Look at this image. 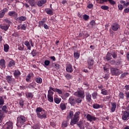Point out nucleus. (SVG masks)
Instances as JSON below:
<instances>
[{
    "label": "nucleus",
    "instance_id": "nucleus-1",
    "mask_svg": "<svg viewBox=\"0 0 129 129\" xmlns=\"http://www.w3.org/2000/svg\"><path fill=\"white\" fill-rule=\"evenodd\" d=\"M27 121V117L24 115H19L17 117V123H16L17 126L21 127L22 125L25 124V122Z\"/></svg>",
    "mask_w": 129,
    "mask_h": 129
},
{
    "label": "nucleus",
    "instance_id": "nucleus-2",
    "mask_svg": "<svg viewBox=\"0 0 129 129\" xmlns=\"http://www.w3.org/2000/svg\"><path fill=\"white\" fill-rule=\"evenodd\" d=\"M80 114V111L76 112L74 117H72V119L71 121V125H74V124H76V123L78 120H79V115Z\"/></svg>",
    "mask_w": 129,
    "mask_h": 129
},
{
    "label": "nucleus",
    "instance_id": "nucleus-3",
    "mask_svg": "<svg viewBox=\"0 0 129 129\" xmlns=\"http://www.w3.org/2000/svg\"><path fill=\"white\" fill-rule=\"evenodd\" d=\"M110 71L112 75H114L115 76H118V75L122 73V71L117 68H112L110 69Z\"/></svg>",
    "mask_w": 129,
    "mask_h": 129
},
{
    "label": "nucleus",
    "instance_id": "nucleus-4",
    "mask_svg": "<svg viewBox=\"0 0 129 129\" xmlns=\"http://www.w3.org/2000/svg\"><path fill=\"white\" fill-rule=\"evenodd\" d=\"M123 115L122 116V119L123 120H128L129 119V109L125 111H122Z\"/></svg>",
    "mask_w": 129,
    "mask_h": 129
},
{
    "label": "nucleus",
    "instance_id": "nucleus-5",
    "mask_svg": "<svg viewBox=\"0 0 129 129\" xmlns=\"http://www.w3.org/2000/svg\"><path fill=\"white\" fill-rule=\"evenodd\" d=\"M74 95L78 97H81V98H84L85 97V93L83 91H79L75 92L74 93Z\"/></svg>",
    "mask_w": 129,
    "mask_h": 129
},
{
    "label": "nucleus",
    "instance_id": "nucleus-6",
    "mask_svg": "<svg viewBox=\"0 0 129 129\" xmlns=\"http://www.w3.org/2000/svg\"><path fill=\"white\" fill-rule=\"evenodd\" d=\"M37 117L40 118V119H43V118H47V112L45 110H43L37 115Z\"/></svg>",
    "mask_w": 129,
    "mask_h": 129
},
{
    "label": "nucleus",
    "instance_id": "nucleus-7",
    "mask_svg": "<svg viewBox=\"0 0 129 129\" xmlns=\"http://www.w3.org/2000/svg\"><path fill=\"white\" fill-rule=\"evenodd\" d=\"M86 118H87V120H88L89 121H90V122H91V121H95V120H96V119H98L97 117L93 116V115H91L90 114H88L86 116Z\"/></svg>",
    "mask_w": 129,
    "mask_h": 129
},
{
    "label": "nucleus",
    "instance_id": "nucleus-8",
    "mask_svg": "<svg viewBox=\"0 0 129 129\" xmlns=\"http://www.w3.org/2000/svg\"><path fill=\"white\" fill-rule=\"evenodd\" d=\"M94 63V60H93V59H92V57H89V58L88 59V64L89 69H92Z\"/></svg>",
    "mask_w": 129,
    "mask_h": 129
},
{
    "label": "nucleus",
    "instance_id": "nucleus-9",
    "mask_svg": "<svg viewBox=\"0 0 129 129\" xmlns=\"http://www.w3.org/2000/svg\"><path fill=\"white\" fill-rule=\"evenodd\" d=\"M3 129H13V122H7L3 126Z\"/></svg>",
    "mask_w": 129,
    "mask_h": 129
},
{
    "label": "nucleus",
    "instance_id": "nucleus-10",
    "mask_svg": "<svg viewBox=\"0 0 129 129\" xmlns=\"http://www.w3.org/2000/svg\"><path fill=\"white\" fill-rule=\"evenodd\" d=\"M8 12H9V9L7 8H4L3 10L0 11V18L2 19L3 17H5L6 13H8Z\"/></svg>",
    "mask_w": 129,
    "mask_h": 129
},
{
    "label": "nucleus",
    "instance_id": "nucleus-11",
    "mask_svg": "<svg viewBox=\"0 0 129 129\" xmlns=\"http://www.w3.org/2000/svg\"><path fill=\"white\" fill-rule=\"evenodd\" d=\"M119 28V24L116 22L113 23L111 25V29L112 30V31H117Z\"/></svg>",
    "mask_w": 129,
    "mask_h": 129
},
{
    "label": "nucleus",
    "instance_id": "nucleus-12",
    "mask_svg": "<svg viewBox=\"0 0 129 129\" xmlns=\"http://www.w3.org/2000/svg\"><path fill=\"white\" fill-rule=\"evenodd\" d=\"M69 102L71 105L74 106L76 104V99L71 96L69 99Z\"/></svg>",
    "mask_w": 129,
    "mask_h": 129
},
{
    "label": "nucleus",
    "instance_id": "nucleus-13",
    "mask_svg": "<svg viewBox=\"0 0 129 129\" xmlns=\"http://www.w3.org/2000/svg\"><path fill=\"white\" fill-rule=\"evenodd\" d=\"M8 16L10 17H13V18H15V19H17V17H18V13L16 12V11H10L8 13Z\"/></svg>",
    "mask_w": 129,
    "mask_h": 129
},
{
    "label": "nucleus",
    "instance_id": "nucleus-14",
    "mask_svg": "<svg viewBox=\"0 0 129 129\" xmlns=\"http://www.w3.org/2000/svg\"><path fill=\"white\" fill-rule=\"evenodd\" d=\"M49 89L53 91L54 92H57L58 94H62V91L57 88H53L52 87H49Z\"/></svg>",
    "mask_w": 129,
    "mask_h": 129
},
{
    "label": "nucleus",
    "instance_id": "nucleus-15",
    "mask_svg": "<svg viewBox=\"0 0 129 129\" xmlns=\"http://www.w3.org/2000/svg\"><path fill=\"white\" fill-rule=\"evenodd\" d=\"M16 66V61L13 59L10 60L8 63V67L10 68H14Z\"/></svg>",
    "mask_w": 129,
    "mask_h": 129
},
{
    "label": "nucleus",
    "instance_id": "nucleus-16",
    "mask_svg": "<svg viewBox=\"0 0 129 129\" xmlns=\"http://www.w3.org/2000/svg\"><path fill=\"white\" fill-rule=\"evenodd\" d=\"M66 71L67 72H69V73H72V72H73V68L71 64H68L67 66Z\"/></svg>",
    "mask_w": 129,
    "mask_h": 129
},
{
    "label": "nucleus",
    "instance_id": "nucleus-17",
    "mask_svg": "<svg viewBox=\"0 0 129 129\" xmlns=\"http://www.w3.org/2000/svg\"><path fill=\"white\" fill-rule=\"evenodd\" d=\"M0 28L2 30L7 31L9 30V28H10V25H0Z\"/></svg>",
    "mask_w": 129,
    "mask_h": 129
},
{
    "label": "nucleus",
    "instance_id": "nucleus-18",
    "mask_svg": "<svg viewBox=\"0 0 129 129\" xmlns=\"http://www.w3.org/2000/svg\"><path fill=\"white\" fill-rule=\"evenodd\" d=\"M34 77V74L33 73H29L26 77V80L27 82H30L31 81V78Z\"/></svg>",
    "mask_w": 129,
    "mask_h": 129
},
{
    "label": "nucleus",
    "instance_id": "nucleus-19",
    "mask_svg": "<svg viewBox=\"0 0 129 129\" xmlns=\"http://www.w3.org/2000/svg\"><path fill=\"white\" fill-rule=\"evenodd\" d=\"M0 66L2 68H6V60L2 58L0 60Z\"/></svg>",
    "mask_w": 129,
    "mask_h": 129
},
{
    "label": "nucleus",
    "instance_id": "nucleus-20",
    "mask_svg": "<svg viewBox=\"0 0 129 129\" xmlns=\"http://www.w3.org/2000/svg\"><path fill=\"white\" fill-rule=\"evenodd\" d=\"M14 75L15 78H19L20 75H21V72L19 70H15L14 72Z\"/></svg>",
    "mask_w": 129,
    "mask_h": 129
},
{
    "label": "nucleus",
    "instance_id": "nucleus-21",
    "mask_svg": "<svg viewBox=\"0 0 129 129\" xmlns=\"http://www.w3.org/2000/svg\"><path fill=\"white\" fill-rule=\"evenodd\" d=\"M77 125L80 127V129H84L85 127H84V124H83V121L80 120L79 122L77 123Z\"/></svg>",
    "mask_w": 129,
    "mask_h": 129
},
{
    "label": "nucleus",
    "instance_id": "nucleus-22",
    "mask_svg": "<svg viewBox=\"0 0 129 129\" xmlns=\"http://www.w3.org/2000/svg\"><path fill=\"white\" fill-rule=\"evenodd\" d=\"M46 3H47V0H40L38 1L37 6H38V7H42V6H43V5H45Z\"/></svg>",
    "mask_w": 129,
    "mask_h": 129
},
{
    "label": "nucleus",
    "instance_id": "nucleus-23",
    "mask_svg": "<svg viewBox=\"0 0 129 129\" xmlns=\"http://www.w3.org/2000/svg\"><path fill=\"white\" fill-rule=\"evenodd\" d=\"M116 108V103L115 102L111 103V110L112 112H114V111H115Z\"/></svg>",
    "mask_w": 129,
    "mask_h": 129
},
{
    "label": "nucleus",
    "instance_id": "nucleus-24",
    "mask_svg": "<svg viewBox=\"0 0 129 129\" xmlns=\"http://www.w3.org/2000/svg\"><path fill=\"white\" fill-rule=\"evenodd\" d=\"M70 96V94H69V93H65L61 95V97L64 100H65V99H66V98H68V97H69Z\"/></svg>",
    "mask_w": 129,
    "mask_h": 129
},
{
    "label": "nucleus",
    "instance_id": "nucleus-25",
    "mask_svg": "<svg viewBox=\"0 0 129 129\" xmlns=\"http://www.w3.org/2000/svg\"><path fill=\"white\" fill-rule=\"evenodd\" d=\"M27 20V17L25 16H21L16 18V21H20V22H24Z\"/></svg>",
    "mask_w": 129,
    "mask_h": 129
},
{
    "label": "nucleus",
    "instance_id": "nucleus-26",
    "mask_svg": "<svg viewBox=\"0 0 129 129\" xmlns=\"http://www.w3.org/2000/svg\"><path fill=\"white\" fill-rule=\"evenodd\" d=\"M86 98L88 102H90V101H91V94H90L89 93H86Z\"/></svg>",
    "mask_w": 129,
    "mask_h": 129
},
{
    "label": "nucleus",
    "instance_id": "nucleus-27",
    "mask_svg": "<svg viewBox=\"0 0 129 129\" xmlns=\"http://www.w3.org/2000/svg\"><path fill=\"white\" fill-rule=\"evenodd\" d=\"M69 124V123L68 121H64L62 122L61 124V127L62 128H65V127H67V126Z\"/></svg>",
    "mask_w": 129,
    "mask_h": 129
},
{
    "label": "nucleus",
    "instance_id": "nucleus-28",
    "mask_svg": "<svg viewBox=\"0 0 129 129\" xmlns=\"http://www.w3.org/2000/svg\"><path fill=\"white\" fill-rule=\"evenodd\" d=\"M106 61H110L111 60V53L108 52L106 56Z\"/></svg>",
    "mask_w": 129,
    "mask_h": 129
},
{
    "label": "nucleus",
    "instance_id": "nucleus-29",
    "mask_svg": "<svg viewBox=\"0 0 129 129\" xmlns=\"http://www.w3.org/2000/svg\"><path fill=\"white\" fill-rule=\"evenodd\" d=\"M54 101L56 104H59L61 102V98L58 97H54Z\"/></svg>",
    "mask_w": 129,
    "mask_h": 129
},
{
    "label": "nucleus",
    "instance_id": "nucleus-30",
    "mask_svg": "<svg viewBox=\"0 0 129 129\" xmlns=\"http://www.w3.org/2000/svg\"><path fill=\"white\" fill-rule=\"evenodd\" d=\"M25 95L28 98H33V97H34V95L30 92L26 93Z\"/></svg>",
    "mask_w": 129,
    "mask_h": 129
},
{
    "label": "nucleus",
    "instance_id": "nucleus-31",
    "mask_svg": "<svg viewBox=\"0 0 129 129\" xmlns=\"http://www.w3.org/2000/svg\"><path fill=\"white\" fill-rule=\"evenodd\" d=\"M101 94H103V95H108V90L102 89L101 90Z\"/></svg>",
    "mask_w": 129,
    "mask_h": 129
},
{
    "label": "nucleus",
    "instance_id": "nucleus-32",
    "mask_svg": "<svg viewBox=\"0 0 129 129\" xmlns=\"http://www.w3.org/2000/svg\"><path fill=\"white\" fill-rule=\"evenodd\" d=\"M43 112V108L41 107H37L36 109V112L37 113V115L40 114L41 112Z\"/></svg>",
    "mask_w": 129,
    "mask_h": 129
},
{
    "label": "nucleus",
    "instance_id": "nucleus-33",
    "mask_svg": "<svg viewBox=\"0 0 129 129\" xmlns=\"http://www.w3.org/2000/svg\"><path fill=\"white\" fill-rule=\"evenodd\" d=\"M59 107L61 110H64V109L67 108L66 105L65 104V103H60V104L59 105Z\"/></svg>",
    "mask_w": 129,
    "mask_h": 129
},
{
    "label": "nucleus",
    "instance_id": "nucleus-34",
    "mask_svg": "<svg viewBox=\"0 0 129 129\" xmlns=\"http://www.w3.org/2000/svg\"><path fill=\"white\" fill-rule=\"evenodd\" d=\"M10 49V46L8 45V44H6L4 45V51L5 52H8Z\"/></svg>",
    "mask_w": 129,
    "mask_h": 129
},
{
    "label": "nucleus",
    "instance_id": "nucleus-35",
    "mask_svg": "<svg viewBox=\"0 0 129 129\" xmlns=\"http://www.w3.org/2000/svg\"><path fill=\"white\" fill-rule=\"evenodd\" d=\"M74 114V113L73 112V111H70L69 114L68 116V119H70L71 118L72 119V116H73Z\"/></svg>",
    "mask_w": 129,
    "mask_h": 129
},
{
    "label": "nucleus",
    "instance_id": "nucleus-36",
    "mask_svg": "<svg viewBox=\"0 0 129 129\" xmlns=\"http://www.w3.org/2000/svg\"><path fill=\"white\" fill-rule=\"evenodd\" d=\"M6 80H7V82L8 83H12V76H8L6 77Z\"/></svg>",
    "mask_w": 129,
    "mask_h": 129
},
{
    "label": "nucleus",
    "instance_id": "nucleus-37",
    "mask_svg": "<svg viewBox=\"0 0 129 129\" xmlns=\"http://www.w3.org/2000/svg\"><path fill=\"white\" fill-rule=\"evenodd\" d=\"M24 44L25 46L27 47V49L28 50H31V45H30V42H29L28 41H26Z\"/></svg>",
    "mask_w": 129,
    "mask_h": 129
},
{
    "label": "nucleus",
    "instance_id": "nucleus-38",
    "mask_svg": "<svg viewBox=\"0 0 129 129\" xmlns=\"http://www.w3.org/2000/svg\"><path fill=\"white\" fill-rule=\"evenodd\" d=\"M47 99L49 102H53L54 99H53V96L47 95Z\"/></svg>",
    "mask_w": 129,
    "mask_h": 129
},
{
    "label": "nucleus",
    "instance_id": "nucleus-39",
    "mask_svg": "<svg viewBox=\"0 0 129 129\" xmlns=\"http://www.w3.org/2000/svg\"><path fill=\"white\" fill-rule=\"evenodd\" d=\"M74 56L76 59H79L80 53L79 52H74Z\"/></svg>",
    "mask_w": 129,
    "mask_h": 129
},
{
    "label": "nucleus",
    "instance_id": "nucleus-40",
    "mask_svg": "<svg viewBox=\"0 0 129 129\" xmlns=\"http://www.w3.org/2000/svg\"><path fill=\"white\" fill-rule=\"evenodd\" d=\"M35 81L37 83H39V84H41V83L42 82V80L41 78H37L35 79Z\"/></svg>",
    "mask_w": 129,
    "mask_h": 129
},
{
    "label": "nucleus",
    "instance_id": "nucleus-41",
    "mask_svg": "<svg viewBox=\"0 0 129 129\" xmlns=\"http://www.w3.org/2000/svg\"><path fill=\"white\" fill-rule=\"evenodd\" d=\"M102 10H104V11H107V10L109 9V7L108 6L103 5L100 7Z\"/></svg>",
    "mask_w": 129,
    "mask_h": 129
},
{
    "label": "nucleus",
    "instance_id": "nucleus-42",
    "mask_svg": "<svg viewBox=\"0 0 129 129\" xmlns=\"http://www.w3.org/2000/svg\"><path fill=\"white\" fill-rule=\"evenodd\" d=\"M31 54L33 56V57L37 56V50L33 49V50H32Z\"/></svg>",
    "mask_w": 129,
    "mask_h": 129
},
{
    "label": "nucleus",
    "instance_id": "nucleus-43",
    "mask_svg": "<svg viewBox=\"0 0 129 129\" xmlns=\"http://www.w3.org/2000/svg\"><path fill=\"white\" fill-rule=\"evenodd\" d=\"M93 108H95V109H97L98 108H100V105L98 104H94L93 105Z\"/></svg>",
    "mask_w": 129,
    "mask_h": 129
},
{
    "label": "nucleus",
    "instance_id": "nucleus-44",
    "mask_svg": "<svg viewBox=\"0 0 129 129\" xmlns=\"http://www.w3.org/2000/svg\"><path fill=\"white\" fill-rule=\"evenodd\" d=\"M43 21H39V26H44V25H45V21H46V19H43Z\"/></svg>",
    "mask_w": 129,
    "mask_h": 129
},
{
    "label": "nucleus",
    "instance_id": "nucleus-45",
    "mask_svg": "<svg viewBox=\"0 0 129 129\" xmlns=\"http://www.w3.org/2000/svg\"><path fill=\"white\" fill-rule=\"evenodd\" d=\"M65 77L67 78V79L68 80H70V79H72V78H73V76H72L70 74H67L65 75Z\"/></svg>",
    "mask_w": 129,
    "mask_h": 129
},
{
    "label": "nucleus",
    "instance_id": "nucleus-46",
    "mask_svg": "<svg viewBox=\"0 0 129 129\" xmlns=\"http://www.w3.org/2000/svg\"><path fill=\"white\" fill-rule=\"evenodd\" d=\"M44 67H46V66H49V65H50V60H46L44 61Z\"/></svg>",
    "mask_w": 129,
    "mask_h": 129
},
{
    "label": "nucleus",
    "instance_id": "nucleus-47",
    "mask_svg": "<svg viewBox=\"0 0 129 129\" xmlns=\"http://www.w3.org/2000/svg\"><path fill=\"white\" fill-rule=\"evenodd\" d=\"M24 48H25V46H24V44H22V45H19L18 46V50H20V51H23Z\"/></svg>",
    "mask_w": 129,
    "mask_h": 129
},
{
    "label": "nucleus",
    "instance_id": "nucleus-48",
    "mask_svg": "<svg viewBox=\"0 0 129 129\" xmlns=\"http://www.w3.org/2000/svg\"><path fill=\"white\" fill-rule=\"evenodd\" d=\"M5 104V100H4V98H3V97H0V105H4Z\"/></svg>",
    "mask_w": 129,
    "mask_h": 129
},
{
    "label": "nucleus",
    "instance_id": "nucleus-49",
    "mask_svg": "<svg viewBox=\"0 0 129 129\" xmlns=\"http://www.w3.org/2000/svg\"><path fill=\"white\" fill-rule=\"evenodd\" d=\"M92 96L93 99H96L97 98V92H94L92 94Z\"/></svg>",
    "mask_w": 129,
    "mask_h": 129
},
{
    "label": "nucleus",
    "instance_id": "nucleus-50",
    "mask_svg": "<svg viewBox=\"0 0 129 129\" xmlns=\"http://www.w3.org/2000/svg\"><path fill=\"white\" fill-rule=\"evenodd\" d=\"M29 3L31 7L35 6V0H29Z\"/></svg>",
    "mask_w": 129,
    "mask_h": 129
},
{
    "label": "nucleus",
    "instance_id": "nucleus-51",
    "mask_svg": "<svg viewBox=\"0 0 129 129\" xmlns=\"http://www.w3.org/2000/svg\"><path fill=\"white\" fill-rule=\"evenodd\" d=\"M119 97L121 99H123L124 98V94L122 92H120L119 94Z\"/></svg>",
    "mask_w": 129,
    "mask_h": 129
},
{
    "label": "nucleus",
    "instance_id": "nucleus-52",
    "mask_svg": "<svg viewBox=\"0 0 129 129\" xmlns=\"http://www.w3.org/2000/svg\"><path fill=\"white\" fill-rule=\"evenodd\" d=\"M82 102V99L80 98L76 99V103H81Z\"/></svg>",
    "mask_w": 129,
    "mask_h": 129
},
{
    "label": "nucleus",
    "instance_id": "nucleus-53",
    "mask_svg": "<svg viewBox=\"0 0 129 129\" xmlns=\"http://www.w3.org/2000/svg\"><path fill=\"white\" fill-rule=\"evenodd\" d=\"M112 56L113 58V59H116L117 58V54L115 52H113L112 53Z\"/></svg>",
    "mask_w": 129,
    "mask_h": 129
},
{
    "label": "nucleus",
    "instance_id": "nucleus-54",
    "mask_svg": "<svg viewBox=\"0 0 129 129\" xmlns=\"http://www.w3.org/2000/svg\"><path fill=\"white\" fill-rule=\"evenodd\" d=\"M46 12L47 15H50V16H52V15H53V11L51 10H47Z\"/></svg>",
    "mask_w": 129,
    "mask_h": 129
},
{
    "label": "nucleus",
    "instance_id": "nucleus-55",
    "mask_svg": "<svg viewBox=\"0 0 129 129\" xmlns=\"http://www.w3.org/2000/svg\"><path fill=\"white\" fill-rule=\"evenodd\" d=\"M54 67L55 68V69H60L61 66L58 63H54Z\"/></svg>",
    "mask_w": 129,
    "mask_h": 129
},
{
    "label": "nucleus",
    "instance_id": "nucleus-56",
    "mask_svg": "<svg viewBox=\"0 0 129 129\" xmlns=\"http://www.w3.org/2000/svg\"><path fill=\"white\" fill-rule=\"evenodd\" d=\"M128 75V73H124L122 74L120 76V78H123L124 77H125L126 75Z\"/></svg>",
    "mask_w": 129,
    "mask_h": 129
},
{
    "label": "nucleus",
    "instance_id": "nucleus-57",
    "mask_svg": "<svg viewBox=\"0 0 129 129\" xmlns=\"http://www.w3.org/2000/svg\"><path fill=\"white\" fill-rule=\"evenodd\" d=\"M48 95H49V96H53V95L54 94V92H53L51 89L49 90L48 91Z\"/></svg>",
    "mask_w": 129,
    "mask_h": 129
},
{
    "label": "nucleus",
    "instance_id": "nucleus-58",
    "mask_svg": "<svg viewBox=\"0 0 129 129\" xmlns=\"http://www.w3.org/2000/svg\"><path fill=\"white\" fill-rule=\"evenodd\" d=\"M0 116L5 117V111L0 109Z\"/></svg>",
    "mask_w": 129,
    "mask_h": 129
},
{
    "label": "nucleus",
    "instance_id": "nucleus-59",
    "mask_svg": "<svg viewBox=\"0 0 129 129\" xmlns=\"http://www.w3.org/2000/svg\"><path fill=\"white\" fill-rule=\"evenodd\" d=\"M4 22H5V23H7V24H8V25H9V26H11V24H12V22L10 21V20H9L8 19H5Z\"/></svg>",
    "mask_w": 129,
    "mask_h": 129
},
{
    "label": "nucleus",
    "instance_id": "nucleus-60",
    "mask_svg": "<svg viewBox=\"0 0 129 129\" xmlns=\"http://www.w3.org/2000/svg\"><path fill=\"white\" fill-rule=\"evenodd\" d=\"M108 2H109V3L112 5H115V2H114V1L113 0H108Z\"/></svg>",
    "mask_w": 129,
    "mask_h": 129
},
{
    "label": "nucleus",
    "instance_id": "nucleus-61",
    "mask_svg": "<svg viewBox=\"0 0 129 129\" xmlns=\"http://www.w3.org/2000/svg\"><path fill=\"white\" fill-rule=\"evenodd\" d=\"M19 104L21 107H23L24 106V101L23 100H21L19 102Z\"/></svg>",
    "mask_w": 129,
    "mask_h": 129
},
{
    "label": "nucleus",
    "instance_id": "nucleus-62",
    "mask_svg": "<svg viewBox=\"0 0 129 129\" xmlns=\"http://www.w3.org/2000/svg\"><path fill=\"white\" fill-rule=\"evenodd\" d=\"M7 106L4 105L3 106L2 110H3V111H4V112H5L7 111Z\"/></svg>",
    "mask_w": 129,
    "mask_h": 129
},
{
    "label": "nucleus",
    "instance_id": "nucleus-63",
    "mask_svg": "<svg viewBox=\"0 0 129 129\" xmlns=\"http://www.w3.org/2000/svg\"><path fill=\"white\" fill-rule=\"evenodd\" d=\"M20 27L21 28V30H26V26L25 25H20Z\"/></svg>",
    "mask_w": 129,
    "mask_h": 129
},
{
    "label": "nucleus",
    "instance_id": "nucleus-64",
    "mask_svg": "<svg viewBox=\"0 0 129 129\" xmlns=\"http://www.w3.org/2000/svg\"><path fill=\"white\" fill-rule=\"evenodd\" d=\"M125 94L126 95V98H129V92L128 91H126L125 92Z\"/></svg>",
    "mask_w": 129,
    "mask_h": 129
}]
</instances>
